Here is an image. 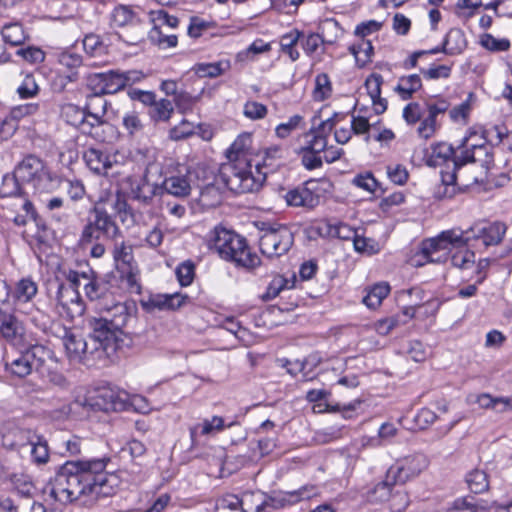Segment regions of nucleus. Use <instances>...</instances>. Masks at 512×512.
<instances>
[{
    "label": "nucleus",
    "instance_id": "20e7f679",
    "mask_svg": "<svg viewBox=\"0 0 512 512\" xmlns=\"http://www.w3.org/2000/svg\"><path fill=\"white\" fill-rule=\"evenodd\" d=\"M208 246L220 258L233 262L236 266L252 269L260 264V258L250 251L246 239L221 225L209 233Z\"/></svg>",
    "mask_w": 512,
    "mask_h": 512
},
{
    "label": "nucleus",
    "instance_id": "bf43d9fd",
    "mask_svg": "<svg viewBox=\"0 0 512 512\" xmlns=\"http://www.w3.org/2000/svg\"><path fill=\"white\" fill-rule=\"evenodd\" d=\"M253 496V492L244 493L242 498H239L236 495H226L220 500V505L223 508H228L230 510L241 509V512H248V509H246L244 505L248 498H252Z\"/></svg>",
    "mask_w": 512,
    "mask_h": 512
},
{
    "label": "nucleus",
    "instance_id": "9b49d317",
    "mask_svg": "<svg viewBox=\"0 0 512 512\" xmlns=\"http://www.w3.org/2000/svg\"><path fill=\"white\" fill-rule=\"evenodd\" d=\"M428 466V459L421 453L405 456L390 466L388 478L397 484L403 485L410 479L418 476Z\"/></svg>",
    "mask_w": 512,
    "mask_h": 512
},
{
    "label": "nucleus",
    "instance_id": "6e6d98bb",
    "mask_svg": "<svg viewBox=\"0 0 512 512\" xmlns=\"http://www.w3.org/2000/svg\"><path fill=\"white\" fill-rule=\"evenodd\" d=\"M21 181L16 177L13 172L12 175H5L0 187V195L2 197H12L21 194Z\"/></svg>",
    "mask_w": 512,
    "mask_h": 512
},
{
    "label": "nucleus",
    "instance_id": "e2e57ef3",
    "mask_svg": "<svg viewBox=\"0 0 512 512\" xmlns=\"http://www.w3.org/2000/svg\"><path fill=\"white\" fill-rule=\"evenodd\" d=\"M392 512H403L409 505V496L403 489L393 490L388 499Z\"/></svg>",
    "mask_w": 512,
    "mask_h": 512
},
{
    "label": "nucleus",
    "instance_id": "c85d7f7f",
    "mask_svg": "<svg viewBox=\"0 0 512 512\" xmlns=\"http://www.w3.org/2000/svg\"><path fill=\"white\" fill-rule=\"evenodd\" d=\"M467 46L464 32L459 28H452L444 38V53L447 55L460 54Z\"/></svg>",
    "mask_w": 512,
    "mask_h": 512
},
{
    "label": "nucleus",
    "instance_id": "774afa93",
    "mask_svg": "<svg viewBox=\"0 0 512 512\" xmlns=\"http://www.w3.org/2000/svg\"><path fill=\"white\" fill-rule=\"evenodd\" d=\"M200 200L204 205L215 206L220 204L221 196L215 185L209 184L201 188Z\"/></svg>",
    "mask_w": 512,
    "mask_h": 512
},
{
    "label": "nucleus",
    "instance_id": "3c124183",
    "mask_svg": "<svg viewBox=\"0 0 512 512\" xmlns=\"http://www.w3.org/2000/svg\"><path fill=\"white\" fill-rule=\"evenodd\" d=\"M30 454L33 462L36 464H45L49 460V449L47 441L43 436L39 435V440L34 441L30 447Z\"/></svg>",
    "mask_w": 512,
    "mask_h": 512
},
{
    "label": "nucleus",
    "instance_id": "1a4fd4ad",
    "mask_svg": "<svg viewBox=\"0 0 512 512\" xmlns=\"http://www.w3.org/2000/svg\"><path fill=\"white\" fill-rule=\"evenodd\" d=\"M112 257L115 267L120 273L121 278L126 281L131 290L139 291L138 283L139 269L134 258L132 244L125 241L114 240Z\"/></svg>",
    "mask_w": 512,
    "mask_h": 512
},
{
    "label": "nucleus",
    "instance_id": "2eb2a0df",
    "mask_svg": "<svg viewBox=\"0 0 512 512\" xmlns=\"http://www.w3.org/2000/svg\"><path fill=\"white\" fill-rule=\"evenodd\" d=\"M427 115L422 119L417 132L424 139H429L434 135L439 127L438 117L444 115L449 109L450 104L444 98H434L425 101Z\"/></svg>",
    "mask_w": 512,
    "mask_h": 512
},
{
    "label": "nucleus",
    "instance_id": "864d4df0",
    "mask_svg": "<svg viewBox=\"0 0 512 512\" xmlns=\"http://www.w3.org/2000/svg\"><path fill=\"white\" fill-rule=\"evenodd\" d=\"M451 263L462 270L470 269L475 266V253L470 249L458 250L451 256Z\"/></svg>",
    "mask_w": 512,
    "mask_h": 512
},
{
    "label": "nucleus",
    "instance_id": "ddd939ff",
    "mask_svg": "<svg viewBox=\"0 0 512 512\" xmlns=\"http://www.w3.org/2000/svg\"><path fill=\"white\" fill-rule=\"evenodd\" d=\"M56 309L60 316L74 320L83 315L85 306L75 288L59 284L56 293Z\"/></svg>",
    "mask_w": 512,
    "mask_h": 512
},
{
    "label": "nucleus",
    "instance_id": "9d476101",
    "mask_svg": "<svg viewBox=\"0 0 512 512\" xmlns=\"http://www.w3.org/2000/svg\"><path fill=\"white\" fill-rule=\"evenodd\" d=\"M259 248L268 257H279L289 251L294 242L293 233L283 225L269 226L261 230Z\"/></svg>",
    "mask_w": 512,
    "mask_h": 512
},
{
    "label": "nucleus",
    "instance_id": "052dcab7",
    "mask_svg": "<svg viewBox=\"0 0 512 512\" xmlns=\"http://www.w3.org/2000/svg\"><path fill=\"white\" fill-rule=\"evenodd\" d=\"M327 234L330 237L342 240H353L356 235V231L347 224L336 223L327 225Z\"/></svg>",
    "mask_w": 512,
    "mask_h": 512
},
{
    "label": "nucleus",
    "instance_id": "72a5a7b5",
    "mask_svg": "<svg viewBox=\"0 0 512 512\" xmlns=\"http://www.w3.org/2000/svg\"><path fill=\"white\" fill-rule=\"evenodd\" d=\"M108 125L106 120L101 117L92 116L89 113L84 115L83 120L81 121L79 127L77 128L82 134L93 137L97 140H103L101 138L100 130Z\"/></svg>",
    "mask_w": 512,
    "mask_h": 512
},
{
    "label": "nucleus",
    "instance_id": "37998d69",
    "mask_svg": "<svg viewBox=\"0 0 512 512\" xmlns=\"http://www.w3.org/2000/svg\"><path fill=\"white\" fill-rule=\"evenodd\" d=\"M321 37L325 44H334L342 35L343 30L334 19H326L320 26Z\"/></svg>",
    "mask_w": 512,
    "mask_h": 512
},
{
    "label": "nucleus",
    "instance_id": "f704fd0d",
    "mask_svg": "<svg viewBox=\"0 0 512 512\" xmlns=\"http://www.w3.org/2000/svg\"><path fill=\"white\" fill-rule=\"evenodd\" d=\"M104 95L105 94L98 93L97 91H92V93L87 96L86 104L83 107L85 113L96 116V118H104L108 106L107 100L103 97Z\"/></svg>",
    "mask_w": 512,
    "mask_h": 512
},
{
    "label": "nucleus",
    "instance_id": "bb28decb",
    "mask_svg": "<svg viewBox=\"0 0 512 512\" xmlns=\"http://www.w3.org/2000/svg\"><path fill=\"white\" fill-rule=\"evenodd\" d=\"M63 345L71 361L83 363L86 347L83 337L65 331V335L63 337Z\"/></svg>",
    "mask_w": 512,
    "mask_h": 512
},
{
    "label": "nucleus",
    "instance_id": "4468645a",
    "mask_svg": "<svg viewBox=\"0 0 512 512\" xmlns=\"http://www.w3.org/2000/svg\"><path fill=\"white\" fill-rule=\"evenodd\" d=\"M466 246L465 234L460 229H450L441 232L437 237L424 240L421 246L422 253L443 252L449 255L452 248Z\"/></svg>",
    "mask_w": 512,
    "mask_h": 512
},
{
    "label": "nucleus",
    "instance_id": "8fccbe9b",
    "mask_svg": "<svg viewBox=\"0 0 512 512\" xmlns=\"http://www.w3.org/2000/svg\"><path fill=\"white\" fill-rule=\"evenodd\" d=\"M153 25L165 29H174L179 25V19L176 16L168 14L164 9L152 11L150 13Z\"/></svg>",
    "mask_w": 512,
    "mask_h": 512
},
{
    "label": "nucleus",
    "instance_id": "4c0bfd02",
    "mask_svg": "<svg viewBox=\"0 0 512 512\" xmlns=\"http://www.w3.org/2000/svg\"><path fill=\"white\" fill-rule=\"evenodd\" d=\"M140 19L128 6L120 5L113 10L112 23L115 27L126 28L135 25Z\"/></svg>",
    "mask_w": 512,
    "mask_h": 512
},
{
    "label": "nucleus",
    "instance_id": "de8ad7c7",
    "mask_svg": "<svg viewBox=\"0 0 512 512\" xmlns=\"http://www.w3.org/2000/svg\"><path fill=\"white\" fill-rule=\"evenodd\" d=\"M3 40L13 46L21 45L25 41V34L22 26L18 23L5 25L1 31Z\"/></svg>",
    "mask_w": 512,
    "mask_h": 512
},
{
    "label": "nucleus",
    "instance_id": "aec40b11",
    "mask_svg": "<svg viewBox=\"0 0 512 512\" xmlns=\"http://www.w3.org/2000/svg\"><path fill=\"white\" fill-rule=\"evenodd\" d=\"M84 341L86 347L83 364L86 366H94L98 363L105 362L116 353L110 351L104 343L93 337L91 333L88 334L87 338H84Z\"/></svg>",
    "mask_w": 512,
    "mask_h": 512
},
{
    "label": "nucleus",
    "instance_id": "49530a36",
    "mask_svg": "<svg viewBox=\"0 0 512 512\" xmlns=\"http://www.w3.org/2000/svg\"><path fill=\"white\" fill-rule=\"evenodd\" d=\"M467 485L475 494L485 492L489 487L487 474L482 470L471 471L466 477Z\"/></svg>",
    "mask_w": 512,
    "mask_h": 512
},
{
    "label": "nucleus",
    "instance_id": "58836bf2",
    "mask_svg": "<svg viewBox=\"0 0 512 512\" xmlns=\"http://www.w3.org/2000/svg\"><path fill=\"white\" fill-rule=\"evenodd\" d=\"M38 291V286L31 278L19 280L13 292V297L19 302H29Z\"/></svg>",
    "mask_w": 512,
    "mask_h": 512
},
{
    "label": "nucleus",
    "instance_id": "6ab92c4d",
    "mask_svg": "<svg viewBox=\"0 0 512 512\" xmlns=\"http://www.w3.org/2000/svg\"><path fill=\"white\" fill-rule=\"evenodd\" d=\"M187 299V295L180 293L155 294L149 296L147 300L141 301V305L148 313L156 311H175L179 309Z\"/></svg>",
    "mask_w": 512,
    "mask_h": 512
},
{
    "label": "nucleus",
    "instance_id": "09e8293b",
    "mask_svg": "<svg viewBox=\"0 0 512 512\" xmlns=\"http://www.w3.org/2000/svg\"><path fill=\"white\" fill-rule=\"evenodd\" d=\"M228 67V63H226L225 67H223L222 62L199 63L194 66L193 70L199 77L214 78L223 74Z\"/></svg>",
    "mask_w": 512,
    "mask_h": 512
},
{
    "label": "nucleus",
    "instance_id": "b1692460",
    "mask_svg": "<svg viewBox=\"0 0 512 512\" xmlns=\"http://www.w3.org/2000/svg\"><path fill=\"white\" fill-rule=\"evenodd\" d=\"M87 167L96 174H105L112 167L110 156L102 150L90 147L83 153Z\"/></svg>",
    "mask_w": 512,
    "mask_h": 512
},
{
    "label": "nucleus",
    "instance_id": "338daca9",
    "mask_svg": "<svg viewBox=\"0 0 512 512\" xmlns=\"http://www.w3.org/2000/svg\"><path fill=\"white\" fill-rule=\"evenodd\" d=\"M122 123L130 135H134L143 129V123L136 111L127 112L123 116Z\"/></svg>",
    "mask_w": 512,
    "mask_h": 512
},
{
    "label": "nucleus",
    "instance_id": "0e129e2a",
    "mask_svg": "<svg viewBox=\"0 0 512 512\" xmlns=\"http://www.w3.org/2000/svg\"><path fill=\"white\" fill-rule=\"evenodd\" d=\"M267 107L256 101H247L243 107V114L251 120H260L266 117Z\"/></svg>",
    "mask_w": 512,
    "mask_h": 512
},
{
    "label": "nucleus",
    "instance_id": "7ed1b4c3",
    "mask_svg": "<svg viewBox=\"0 0 512 512\" xmlns=\"http://www.w3.org/2000/svg\"><path fill=\"white\" fill-rule=\"evenodd\" d=\"M135 317L124 303H114L105 308V314L88 319V327L93 337L100 340L110 351L116 352L127 345V332L124 330Z\"/></svg>",
    "mask_w": 512,
    "mask_h": 512
},
{
    "label": "nucleus",
    "instance_id": "a19ab883",
    "mask_svg": "<svg viewBox=\"0 0 512 512\" xmlns=\"http://www.w3.org/2000/svg\"><path fill=\"white\" fill-rule=\"evenodd\" d=\"M349 52L355 57L357 66L364 67L367 63L371 62L374 48L370 40H362L357 45H351Z\"/></svg>",
    "mask_w": 512,
    "mask_h": 512
},
{
    "label": "nucleus",
    "instance_id": "a18cd8bd",
    "mask_svg": "<svg viewBox=\"0 0 512 512\" xmlns=\"http://www.w3.org/2000/svg\"><path fill=\"white\" fill-rule=\"evenodd\" d=\"M224 428V420L222 417L213 416L210 420L205 419L203 423L198 424L191 428L190 433L193 438L198 432L201 435H209L214 432L222 431Z\"/></svg>",
    "mask_w": 512,
    "mask_h": 512
},
{
    "label": "nucleus",
    "instance_id": "e433bc0d",
    "mask_svg": "<svg viewBox=\"0 0 512 512\" xmlns=\"http://www.w3.org/2000/svg\"><path fill=\"white\" fill-rule=\"evenodd\" d=\"M112 206L123 224L128 226L135 224L136 215L132 207L127 203L124 195H122L120 192H117Z\"/></svg>",
    "mask_w": 512,
    "mask_h": 512
},
{
    "label": "nucleus",
    "instance_id": "f03ea898",
    "mask_svg": "<svg viewBox=\"0 0 512 512\" xmlns=\"http://www.w3.org/2000/svg\"><path fill=\"white\" fill-rule=\"evenodd\" d=\"M251 142L250 134L238 136L227 150L229 162L220 168L219 180L237 194L257 191L266 179V172H261L259 164H255V172L252 171L251 162L246 155Z\"/></svg>",
    "mask_w": 512,
    "mask_h": 512
},
{
    "label": "nucleus",
    "instance_id": "c756f323",
    "mask_svg": "<svg viewBox=\"0 0 512 512\" xmlns=\"http://www.w3.org/2000/svg\"><path fill=\"white\" fill-rule=\"evenodd\" d=\"M469 140V137H464L458 147L462 149L460 154H454L453 166L455 169H461L465 164L475 162L474 151L485 148L483 144H470Z\"/></svg>",
    "mask_w": 512,
    "mask_h": 512
},
{
    "label": "nucleus",
    "instance_id": "69168bd1",
    "mask_svg": "<svg viewBox=\"0 0 512 512\" xmlns=\"http://www.w3.org/2000/svg\"><path fill=\"white\" fill-rule=\"evenodd\" d=\"M199 96H192L186 91H180L176 98L173 99L174 104L180 113L191 111L198 102Z\"/></svg>",
    "mask_w": 512,
    "mask_h": 512
},
{
    "label": "nucleus",
    "instance_id": "dca6fc26",
    "mask_svg": "<svg viewBox=\"0 0 512 512\" xmlns=\"http://www.w3.org/2000/svg\"><path fill=\"white\" fill-rule=\"evenodd\" d=\"M192 171L184 167V173L179 170L177 174L165 177L160 188V194L166 193L179 199H185L192 190Z\"/></svg>",
    "mask_w": 512,
    "mask_h": 512
},
{
    "label": "nucleus",
    "instance_id": "4d7b16f0",
    "mask_svg": "<svg viewBox=\"0 0 512 512\" xmlns=\"http://www.w3.org/2000/svg\"><path fill=\"white\" fill-rule=\"evenodd\" d=\"M331 82L327 74H319L315 79V88L313 91L314 99L323 101L331 94Z\"/></svg>",
    "mask_w": 512,
    "mask_h": 512
},
{
    "label": "nucleus",
    "instance_id": "0eeeda50",
    "mask_svg": "<svg viewBox=\"0 0 512 512\" xmlns=\"http://www.w3.org/2000/svg\"><path fill=\"white\" fill-rule=\"evenodd\" d=\"M52 352L47 347L35 344L20 351L11 361H6L8 372L18 378H24L33 371H41L47 360L51 359Z\"/></svg>",
    "mask_w": 512,
    "mask_h": 512
},
{
    "label": "nucleus",
    "instance_id": "c03bdc74",
    "mask_svg": "<svg viewBox=\"0 0 512 512\" xmlns=\"http://www.w3.org/2000/svg\"><path fill=\"white\" fill-rule=\"evenodd\" d=\"M84 115H86L84 108L75 104L68 103L61 107V117L67 124L75 127L76 129L79 127Z\"/></svg>",
    "mask_w": 512,
    "mask_h": 512
},
{
    "label": "nucleus",
    "instance_id": "473e14b6",
    "mask_svg": "<svg viewBox=\"0 0 512 512\" xmlns=\"http://www.w3.org/2000/svg\"><path fill=\"white\" fill-rule=\"evenodd\" d=\"M86 296L92 300H105L111 295L106 283L97 280L93 274H90L87 281L83 283Z\"/></svg>",
    "mask_w": 512,
    "mask_h": 512
},
{
    "label": "nucleus",
    "instance_id": "603ef678",
    "mask_svg": "<svg viewBox=\"0 0 512 512\" xmlns=\"http://www.w3.org/2000/svg\"><path fill=\"white\" fill-rule=\"evenodd\" d=\"M300 35V32L295 30L281 37V49L284 53L289 55L292 61L299 58V52L295 49V45L297 44Z\"/></svg>",
    "mask_w": 512,
    "mask_h": 512
},
{
    "label": "nucleus",
    "instance_id": "cd10ccee",
    "mask_svg": "<svg viewBox=\"0 0 512 512\" xmlns=\"http://www.w3.org/2000/svg\"><path fill=\"white\" fill-rule=\"evenodd\" d=\"M174 113V106L172 101L162 98L155 100L153 105L148 110V115L154 123H167Z\"/></svg>",
    "mask_w": 512,
    "mask_h": 512
},
{
    "label": "nucleus",
    "instance_id": "39448f33",
    "mask_svg": "<svg viewBox=\"0 0 512 512\" xmlns=\"http://www.w3.org/2000/svg\"><path fill=\"white\" fill-rule=\"evenodd\" d=\"M16 177L22 184L31 186L35 193L52 192L60 183L45 162L35 155H27L14 169Z\"/></svg>",
    "mask_w": 512,
    "mask_h": 512
},
{
    "label": "nucleus",
    "instance_id": "5701e85b",
    "mask_svg": "<svg viewBox=\"0 0 512 512\" xmlns=\"http://www.w3.org/2000/svg\"><path fill=\"white\" fill-rule=\"evenodd\" d=\"M22 332V325L12 309L0 307V336L7 341L16 339Z\"/></svg>",
    "mask_w": 512,
    "mask_h": 512
},
{
    "label": "nucleus",
    "instance_id": "c9c22d12",
    "mask_svg": "<svg viewBox=\"0 0 512 512\" xmlns=\"http://www.w3.org/2000/svg\"><path fill=\"white\" fill-rule=\"evenodd\" d=\"M148 37L150 41L157 45L160 49H168L175 47L178 43V38L175 34H169L167 29L153 25Z\"/></svg>",
    "mask_w": 512,
    "mask_h": 512
},
{
    "label": "nucleus",
    "instance_id": "680f3d73",
    "mask_svg": "<svg viewBox=\"0 0 512 512\" xmlns=\"http://www.w3.org/2000/svg\"><path fill=\"white\" fill-rule=\"evenodd\" d=\"M17 92L22 99L32 98L39 93V86L36 82L34 75L27 74L21 85L18 87Z\"/></svg>",
    "mask_w": 512,
    "mask_h": 512
},
{
    "label": "nucleus",
    "instance_id": "4be33fe9",
    "mask_svg": "<svg viewBox=\"0 0 512 512\" xmlns=\"http://www.w3.org/2000/svg\"><path fill=\"white\" fill-rule=\"evenodd\" d=\"M384 80L382 75L373 73L365 81V87L371 98L373 109L376 114H382L387 109V100L381 97V86Z\"/></svg>",
    "mask_w": 512,
    "mask_h": 512
},
{
    "label": "nucleus",
    "instance_id": "13d9d810",
    "mask_svg": "<svg viewBox=\"0 0 512 512\" xmlns=\"http://www.w3.org/2000/svg\"><path fill=\"white\" fill-rule=\"evenodd\" d=\"M453 508L457 511L468 510L470 512H478L479 510L489 509L483 500L475 501L474 497L472 496L456 499L453 502Z\"/></svg>",
    "mask_w": 512,
    "mask_h": 512
},
{
    "label": "nucleus",
    "instance_id": "2f4dec72",
    "mask_svg": "<svg viewBox=\"0 0 512 512\" xmlns=\"http://www.w3.org/2000/svg\"><path fill=\"white\" fill-rule=\"evenodd\" d=\"M421 87V77L418 74H411L399 78L395 91L400 95L402 100H409Z\"/></svg>",
    "mask_w": 512,
    "mask_h": 512
},
{
    "label": "nucleus",
    "instance_id": "393cba45",
    "mask_svg": "<svg viewBox=\"0 0 512 512\" xmlns=\"http://www.w3.org/2000/svg\"><path fill=\"white\" fill-rule=\"evenodd\" d=\"M126 394H121L111 388H103L98 391L95 403L103 411H118L125 408Z\"/></svg>",
    "mask_w": 512,
    "mask_h": 512
},
{
    "label": "nucleus",
    "instance_id": "6e6552de",
    "mask_svg": "<svg viewBox=\"0 0 512 512\" xmlns=\"http://www.w3.org/2000/svg\"><path fill=\"white\" fill-rule=\"evenodd\" d=\"M315 485L307 484L293 491H272L262 493L264 499L255 507V512H264L266 509L278 510L293 506L301 501L309 500L318 495Z\"/></svg>",
    "mask_w": 512,
    "mask_h": 512
},
{
    "label": "nucleus",
    "instance_id": "ea45409f",
    "mask_svg": "<svg viewBox=\"0 0 512 512\" xmlns=\"http://www.w3.org/2000/svg\"><path fill=\"white\" fill-rule=\"evenodd\" d=\"M389 293L390 286L387 283L375 284L363 298V303L370 309H376Z\"/></svg>",
    "mask_w": 512,
    "mask_h": 512
},
{
    "label": "nucleus",
    "instance_id": "f257e3e1",
    "mask_svg": "<svg viewBox=\"0 0 512 512\" xmlns=\"http://www.w3.org/2000/svg\"><path fill=\"white\" fill-rule=\"evenodd\" d=\"M106 459L67 461L50 481L49 495L67 505L81 497H108L115 494L119 479L105 471Z\"/></svg>",
    "mask_w": 512,
    "mask_h": 512
},
{
    "label": "nucleus",
    "instance_id": "7c9ffc66",
    "mask_svg": "<svg viewBox=\"0 0 512 512\" xmlns=\"http://www.w3.org/2000/svg\"><path fill=\"white\" fill-rule=\"evenodd\" d=\"M397 485V482L391 481L388 478V471L386 472L385 479L383 481L378 482L372 488H370L366 497L369 502H384L388 501L391 496V492L393 491L394 486Z\"/></svg>",
    "mask_w": 512,
    "mask_h": 512
},
{
    "label": "nucleus",
    "instance_id": "f8f14e48",
    "mask_svg": "<svg viewBox=\"0 0 512 512\" xmlns=\"http://www.w3.org/2000/svg\"><path fill=\"white\" fill-rule=\"evenodd\" d=\"M507 230V226L502 222L483 223L478 222L473 224L466 230H463L465 234V242L468 245L471 241L481 240L485 247L498 245Z\"/></svg>",
    "mask_w": 512,
    "mask_h": 512
},
{
    "label": "nucleus",
    "instance_id": "f3484780",
    "mask_svg": "<svg viewBox=\"0 0 512 512\" xmlns=\"http://www.w3.org/2000/svg\"><path fill=\"white\" fill-rule=\"evenodd\" d=\"M87 86L91 91L105 95L115 94L124 89L119 70L90 74L87 78Z\"/></svg>",
    "mask_w": 512,
    "mask_h": 512
},
{
    "label": "nucleus",
    "instance_id": "a878e982",
    "mask_svg": "<svg viewBox=\"0 0 512 512\" xmlns=\"http://www.w3.org/2000/svg\"><path fill=\"white\" fill-rule=\"evenodd\" d=\"M159 194V185L149 183L146 180V177L142 178L131 187L132 199L138 201L144 206L151 205L154 197Z\"/></svg>",
    "mask_w": 512,
    "mask_h": 512
},
{
    "label": "nucleus",
    "instance_id": "412c9836",
    "mask_svg": "<svg viewBox=\"0 0 512 512\" xmlns=\"http://www.w3.org/2000/svg\"><path fill=\"white\" fill-rule=\"evenodd\" d=\"M285 200L289 206L314 208L319 204L320 197L303 185L289 190L285 195Z\"/></svg>",
    "mask_w": 512,
    "mask_h": 512
},
{
    "label": "nucleus",
    "instance_id": "5fc2aeb1",
    "mask_svg": "<svg viewBox=\"0 0 512 512\" xmlns=\"http://www.w3.org/2000/svg\"><path fill=\"white\" fill-rule=\"evenodd\" d=\"M145 30L141 21L137 22L135 25H131L126 27V29L119 33L120 39L129 45H137L144 39Z\"/></svg>",
    "mask_w": 512,
    "mask_h": 512
},
{
    "label": "nucleus",
    "instance_id": "a211bd4d",
    "mask_svg": "<svg viewBox=\"0 0 512 512\" xmlns=\"http://www.w3.org/2000/svg\"><path fill=\"white\" fill-rule=\"evenodd\" d=\"M344 117V114L334 113L332 117L323 120L316 129L312 128L306 134V137L310 139L304 146L305 150H309L320 155V153L327 147V138L335 127L338 118L343 119Z\"/></svg>",
    "mask_w": 512,
    "mask_h": 512
},
{
    "label": "nucleus",
    "instance_id": "79ce46f5",
    "mask_svg": "<svg viewBox=\"0 0 512 512\" xmlns=\"http://www.w3.org/2000/svg\"><path fill=\"white\" fill-rule=\"evenodd\" d=\"M39 440V435L31 429H14L13 441L18 452L29 451L34 441Z\"/></svg>",
    "mask_w": 512,
    "mask_h": 512
},
{
    "label": "nucleus",
    "instance_id": "423d86ee",
    "mask_svg": "<svg viewBox=\"0 0 512 512\" xmlns=\"http://www.w3.org/2000/svg\"><path fill=\"white\" fill-rule=\"evenodd\" d=\"M121 235V230L115 219L102 206H94L89 213L79 238V245L87 248L97 241L116 240Z\"/></svg>",
    "mask_w": 512,
    "mask_h": 512
}]
</instances>
